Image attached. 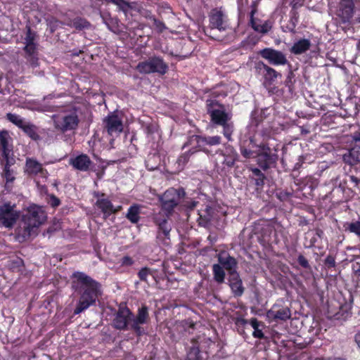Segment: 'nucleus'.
I'll return each mask as SVG.
<instances>
[{
    "label": "nucleus",
    "mask_w": 360,
    "mask_h": 360,
    "mask_svg": "<svg viewBox=\"0 0 360 360\" xmlns=\"http://www.w3.org/2000/svg\"><path fill=\"white\" fill-rule=\"evenodd\" d=\"M24 134L27 135L32 140L38 141L41 140V129L34 124L24 123Z\"/></svg>",
    "instance_id": "obj_29"
},
{
    "label": "nucleus",
    "mask_w": 360,
    "mask_h": 360,
    "mask_svg": "<svg viewBox=\"0 0 360 360\" xmlns=\"http://www.w3.org/2000/svg\"><path fill=\"white\" fill-rule=\"evenodd\" d=\"M276 197L282 202H285L292 197V193L284 190H281L276 193Z\"/></svg>",
    "instance_id": "obj_47"
},
{
    "label": "nucleus",
    "mask_w": 360,
    "mask_h": 360,
    "mask_svg": "<svg viewBox=\"0 0 360 360\" xmlns=\"http://www.w3.org/2000/svg\"><path fill=\"white\" fill-rule=\"evenodd\" d=\"M143 207V205L137 203H134L127 210L126 214V218L134 224H136L139 222L141 213V209Z\"/></svg>",
    "instance_id": "obj_28"
},
{
    "label": "nucleus",
    "mask_w": 360,
    "mask_h": 360,
    "mask_svg": "<svg viewBox=\"0 0 360 360\" xmlns=\"http://www.w3.org/2000/svg\"><path fill=\"white\" fill-rule=\"evenodd\" d=\"M298 264L304 269H310V265L307 259L302 255H300L297 257Z\"/></svg>",
    "instance_id": "obj_54"
},
{
    "label": "nucleus",
    "mask_w": 360,
    "mask_h": 360,
    "mask_svg": "<svg viewBox=\"0 0 360 360\" xmlns=\"http://www.w3.org/2000/svg\"><path fill=\"white\" fill-rule=\"evenodd\" d=\"M137 276L141 281L148 283L147 278L149 276L156 280V270L145 266L139 271Z\"/></svg>",
    "instance_id": "obj_36"
},
{
    "label": "nucleus",
    "mask_w": 360,
    "mask_h": 360,
    "mask_svg": "<svg viewBox=\"0 0 360 360\" xmlns=\"http://www.w3.org/2000/svg\"><path fill=\"white\" fill-rule=\"evenodd\" d=\"M103 129L110 136H117L123 131L122 119L114 112L103 119Z\"/></svg>",
    "instance_id": "obj_13"
},
{
    "label": "nucleus",
    "mask_w": 360,
    "mask_h": 360,
    "mask_svg": "<svg viewBox=\"0 0 360 360\" xmlns=\"http://www.w3.org/2000/svg\"><path fill=\"white\" fill-rule=\"evenodd\" d=\"M60 25H65L64 22L60 21L56 18H53L49 22V26L50 27L51 32H54Z\"/></svg>",
    "instance_id": "obj_50"
},
{
    "label": "nucleus",
    "mask_w": 360,
    "mask_h": 360,
    "mask_svg": "<svg viewBox=\"0 0 360 360\" xmlns=\"http://www.w3.org/2000/svg\"><path fill=\"white\" fill-rule=\"evenodd\" d=\"M252 335L254 338L262 339L264 338V335L262 330L258 328H255L252 333Z\"/></svg>",
    "instance_id": "obj_57"
},
{
    "label": "nucleus",
    "mask_w": 360,
    "mask_h": 360,
    "mask_svg": "<svg viewBox=\"0 0 360 360\" xmlns=\"http://www.w3.org/2000/svg\"><path fill=\"white\" fill-rule=\"evenodd\" d=\"M101 17L103 22L107 26L108 29L115 34L122 32V27L120 20L117 17H113L108 11L101 13Z\"/></svg>",
    "instance_id": "obj_23"
},
{
    "label": "nucleus",
    "mask_w": 360,
    "mask_h": 360,
    "mask_svg": "<svg viewBox=\"0 0 360 360\" xmlns=\"http://www.w3.org/2000/svg\"><path fill=\"white\" fill-rule=\"evenodd\" d=\"M260 234L264 243H272V235L276 236V230L273 226L267 224L262 228Z\"/></svg>",
    "instance_id": "obj_33"
},
{
    "label": "nucleus",
    "mask_w": 360,
    "mask_h": 360,
    "mask_svg": "<svg viewBox=\"0 0 360 360\" xmlns=\"http://www.w3.org/2000/svg\"><path fill=\"white\" fill-rule=\"evenodd\" d=\"M53 123L55 129L64 134L75 131L79 126V119L76 112H70L56 117Z\"/></svg>",
    "instance_id": "obj_9"
},
{
    "label": "nucleus",
    "mask_w": 360,
    "mask_h": 360,
    "mask_svg": "<svg viewBox=\"0 0 360 360\" xmlns=\"http://www.w3.org/2000/svg\"><path fill=\"white\" fill-rule=\"evenodd\" d=\"M220 155H221L224 158L222 164L226 165L229 168L233 167L236 162L239 160L238 153H237L236 149L231 146H228L227 147H226L225 150H221Z\"/></svg>",
    "instance_id": "obj_24"
},
{
    "label": "nucleus",
    "mask_w": 360,
    "mask_h": 360,
    "mask_svg": "<svg viewBox=\"0 0 360 360\" xmlns=\"http://www.w3.org/2000/svg\"><path fill=\"white\" fill-rule=\"evenodd\" d=\"M46 219V212L42 207L37 205L30 206L24 214V240L36 237L39 234V226Z\"/></svg>",
    "instance_id": "obj_5"
},
{
    "label": "nucleus",
    "mask_w": 360,
    "mask_h": 360,
    "mask_svg": "<svg viewBox=\"0 0 360 360\" xmlns=\"http://www.w3.org/2000/svg\"><path fill=\"white\" fill-rule=\"evenodd\" d=\"M205 212L206 214H200V217L198 219L199 225L204 227L208 226L211 223L212 218L211 214V212H212V207L207 206L205 209Z\"/></svg>",
    "instance_id": "obj_40"
},
{
    "label": "nucleus",
    "mask_w": 360,
    "mask_h": 360,
    "mask_svg": "<svg viewBox=\"0 0 360 360\" xmlns=\"http://www.w3.org/2000/svg\"><path fill=\"white\" fill-rule=\"evenodd\" d=\"M248 323V320L243 317H238L236 319L235 323L238 326H245Z\"/></svg>",
    "instance_id": "obj_58"
},
{
    "label": "nucleus",
    "mask_w": 360,
    "mask_h": 360,
    "mask_svg": "<svg viewBox=\"0 0 360 360\" xmlns=\"http://www.w3.org/2000/svg\"><path fill=\"white\" fill-rule=\"evenodd\" d=\"M116 5L118 6L119 9L123 11L125 14H127L131 9L129 3L124 0H121V1L118 2Z\"/></svg>",
    "instance_id": "obj_52"
},
{
    "label": "nucleus",
    "mask_w": 360,
    "mask_h": 360,
    "mask_svg": "<svg viewBox=\"0 0 360 360\" xmlns=\"http://www.w3.org/2000/svg\"><path fill=\"white\" fill-rule=\"evenodd\" d=\"M70 165L78 171L88 172L93 167L94 162L86 154L82 153L70 158Z\"/></svg>",
    "instance_id": "obj_19"
},
{
    "label": "nucleus",
    "mask_w": 360,
    "mask_h": 360,
    "mask_svg": "<svg viewBox=\"0 0 360 360\" xmlns=\"http://www.w3.org/2000/svg\"><path fill=\"white\" fill-rule=\"evenodd\" d=\"M228 281L233 296L235 297H241L244 293L245 287L238 272H231Z\"/></svg>",
    "instance_id": "obj_20"
},
{
    "label": "nucleus",
    "mask_w": 360,
    "mask_h": 360,
    "mask_svg": "<svg viewBox=\"0 0 360 360\" xmlns=\"http://www.w3.org/2000/svg\"><path fill=\"white\" fill-rule=\"evenodd\" d=\"M349 181L354 184V187L358 188L359 184L360 183V179L358 177L354 175H351L349 176Z\"/></svg>",
    "instance_id": "obj_60"
},
{
    "label": "nucleus",
    "mask_w": 360,
    "mask_h": 360,
    "mask_svg": "<svg viewBox=\"0 0 360 360\" xmlns=\"http://www.w3.org/2000/svg\"><path fill=\"white\" fill-rule=\"evenodd\" d=\"M223 127L222 134L224 137L229 141H232V134L234 130V126L232 122H229V121L225 122V124H220Z\"/></svg>",
    "instance_id": "obj_41"
},
{
    "label": "nucleus",
    "mask_w": 360,
    "mask_h": 360,
    "mask_svg": "<svg viewBox=\"0 0 360 360\" xmlns=\"http://www.w3.org/2000/svg\"><path fill=\"white\" fill-rule=\"evenodd\" d=\"M240 152L245 159H255L257 165L264 172L275 168L279 158L278 149L266 141L257 143L254 137L250 138L247 146H240Z\"/></svg>",
    "instance_id": "obj_4"
},
{
    "label": "nucleus",
    "mask_w": 360,
    "mask_h": 360,
    "mask_svg": "<svg viewBox=\"0 0 360 360\" xmlns=\"http://www.w3.org/2000/svg\"><path fill=\"white\" fill-rule=\"evenodd\" d=\"M145 131L147 134H152L154 133L153 125L151 124H147L145 127Z\"/></svg>",
    "instance_id": "obj_62"
},
{
    "label": "nucleus",
    "mask_w": 360,
    "mask_h": 360,
    "mask_svg": "<svg viewBox=\"0 0 360 360\" xmlns=\"http://www.w3.org/2000/svg\"><path fill=\"white\" fill-rule=\"evenodd\" d=\"M255 68L258 74L262 75L263 77V84L265 86H271L274 84L278 77L281 78L282 77L280 72L267 65L263 61L256 63Z\"/></svg>",
    "instance_id": "obj_10"
},
{
    "label": "nucleus",
    "mask_w": 360,
    "mask_h": 360,
    "mask_svg": "<svg viewBox=\"0 0 360 360\" xmlns=\"http://www.w3.org/2000/svg\"><path fill=\"white\" fill-rule=\"evenodd\" d=\"M210 34L214 30L226 31L229 27L228 16L221 10L212 9L209 15Z\"/></svg>",
    "instance_id": "obj_11"
},
{
    "label": "nucleus",
    "mask_w": 360,
    "mask_h": 360,
    "mask_svg": "<svg viewBox=\"0 0 360 360\" xmlns=\"http://www.w3.org/2000/svg\"><path fill=\"white\" fill-rule=\"evenodd\" d=\"M353 140L355 141V144H358L359 143L360 145V130L354 133Z\"/></svg>",
    "instance_id": "obj_61"
},
{
    "label": "nucleus",
    "mask_w": 360,
    "mask_h": 360,
    "mask_svg": "<svg viewBox=\"0 0 360 360\" xmlns=\"http://www.w3.org/2000/svg\"><path fill=\"white\" fill-rule=\"evenodd\" d=\"M6 117L10 122L15 124L19 128H22V120L20 115H17L13 113H8L6 115Z\"/></svg>",
    "instance_id": "obj_46"
},
{
    "label": "nucleus",
    "mask_w": 360,
    "mask_h": 360,
    "mask_svg": "<svg viewBox=\"0 0 360 360\" xmlns=\"http://www.w3.org/2000/svg\"><path fill=\"white\" fill-rule=\"evenodd\" d=\"M259 22H262L260 19H257L252 22H249L250 26L257 32L266 34H267L273 27V21L271 20H265L262 24H259Z\"/></svg>",
    "instance_id": "obj_27"
},
{
    "label": "nucleus",
    "mask_w": 360,
    "mask_h": 360,
    "mask_svg": "<svg viewBox=\"0 0 360 360\" xmlns=\"http://www.w3.org/2000/svg\"><path fill=\"white\" fill-rule=\"evenodd\" d=\"M185 195V190L181 187L169 188L159 195L160 210L155 214L153 218L154 224L158 226L157 237L158 238H169L172 227L168 221Z\"/></svg>",
    "instance_id": "obj_1"
},
{
    "label": "nucleus",
    "mask_w": 360,
    "mask_h": 360,
    "mask_svg": "<svg viewBox=\"0 0 360 360\" xmlns=\"http://www.w3.org/2000/svg\"><path fill=\"white\" fill-rule=\"evenodd\" d=\"M257 2L255 1H252V4H251V11L250 12V14H249V16H250L249 22H252L257 19V18H255V15L257 13Z\"/></svg>",
    "instance_id": "obj_55"
},
{
    "label": "nucleus",
    "mask_w": 360,
    "mask_h": 360,
    "mask_svg": "<svg viewBox=\"0 0 360 360\" xmlns=\"http://www.w3.org/2000/svg\"><path fill=\"white\" fill-rule=\"evenodd\" d=\"M344 160L349 165L360 162V145L355 144L349 151V155H345Z\"/></svg>",
    "instance_id": "obj_30"
},
{
    "label": "nucleus",
    "mask_w": 360,
    "mask_h": 360,
    "mask_svg": "<svg viewBox=\"0 0 360 360\" xmlns=\"http://www.w3.org/2000/svg\"><path fill=\"white\" fill-rule=\"evenodd\" d=\"M149 320L148 306L142 304L138 308L136 315H134L127 303L122 302L114 313L112 326L120 331L132 330L137 336H141L144 330L141 326L147 323Z\"/></svg>",
    "instance_id": "obj_3"
},
{
    "label": "nucleus",
    "mask_w": 360,
    "mask_h": 360,
    "mask_svg": "<svg viewBox=\"0 0 360 360\" xmlns=\"http://www.w3.org/2000/svg\"><path fill=\"white\" fill-rule=\"evenodd\" d=\"M299 22V13L297 11L291 9L290 12V19L287 28L288 31L292 34L296 32V27Z\"/></svg>",
    "instance_id": "obj_35"
},
{
    "label": "nucleus",
    "mask_w": 360,
    "mask_h": 360,
    "mask_svg": "<svg viewBox=\"0 0 360 360\" xmlns=\"http://www.w3.org/2000/svg\"><path fill=\"white\" fill-rule=\"evenodd\" d=\"M64 25L75 28L77 31L89 29L91 26L90 22L86 18L82 17H76L72 20L64 21Z\"/></svg>",
    "instance_id": "obj_26"
},
{
    "label": "nucleus",
    "mask_w": 360,
    "mask_h": 360,
    "mask_svg": "<svg viewBox=\"0 0 360 360\" xmlns=\"http://www.w3.org/2000/svg\"><path fill=\"white\" fill-rule=\"evenodd\" d=\"M191 147L190 149H194L195 153L198 151H202L206 154L209 153V150L207 147H204V139L202 136L192 135L188 137L187 141L184 143L182 148Z\"/></svg>",
    "instance_id": "obj_21"
},
{
    "label": "nucleus",
    "mask_w": 360,
    "mask_h": 360,
    "mask_svg": "<svg viewBox=\"0 0 360 360\" xmlns=\"http://www.w3.org/2000/svg\"><path fill=\"white\" fill-rule=\"evenodd\" d=\"M122 210V205H117V206H114L113 205V207L111 210V214H117L119 212H120Z\"/></svg>",
    "instance_id": "obj_63"
},
{
    "label": "nucleus",
    "mask_w": 360,
    "mask_h": 360,
    "mask_svg": "<svg viewBox=\"0 0 360 360\" xmlns=\"http://www.w3.org/2000/svg\"><path fill=\"white\" fill-rule=\"evenodd\" d=\"M345 230L353 233L360 238V221L357 220L344 225Z\"/></svg>",
    "instance_id": "obj_43"
},
{
    "label": "nucleus",
    "mask_w": 360,
    "mask_h": 360,
    "mask_svg": "<svg viewBox=\"0 0 360 360\" xmlns=\"http://www.w3.org/2000/svg\"><path fill=\"white\" fill-rule=\"evenodd\" d=\"M219 264L221 265L223 269L228 271L229 275L231 272H238L236 271L238 266V262L236 259L231 256L226 252H223L218 255Z\"/></svg>",
    "instance_id": "obj_22"
},
{
    "label": "nucleus",
    "mask_w": 360,
    "mask_h": 360,
    "mask_svg": "<svg viewBox=\"0 0 360 360\" xmlns=\"http://www.w3.org/2000/svg\"><path fill=\"white\" fill-rule=\"evenodd\" d=\"M259 55L273 65H284L289 64L285 55L281 51L273 48H264L259 51Z\"/></svg>",
    "instance_id": "obj_12"
},
{
    "label": "nucleus",
    "mask_w": 360,
    "mask_h": 360,
    "mask_svg": "<svg viewBox=\"0 0 360 360\" xmlns=\"http://www.w3.org/2000/svg\"><path fill=\"white\" fill-rule=\"evenodd\" d=\"M354 340H355V342L356 343V345H358V347L360 348V332H358L357 333H356V335L354 336Z\"/></svg>",
    "instance_id": "obj_64"
},
{
    "label": "nucleus",
    "mask_w": 360,
    "mask_h": 360,
    "mask_svg": "<svg viewBox=\"0 0 360 360\" xmlns=\"http://www.w3.org/2000/svg\"><path fill=\"white\" fill-rule=\"evenodd\" d=\"M149 19L153 21V25L158 33H162L165 30H166L167 27L165 24L162 21L156 18L154 15L150 16Z\"/></svg>",
    "instance_id": "obj_45"
},
{
    "label": "nucleus",
    "mask_w": 360,
    "mask_h": 360,
    "mask_svg": "<svg viewBox=\"0 0 360 360\" xmlns=\"http://www.w3.org/2000/svg\"><path fill=\"white\" fill-rule=\"evenodd\" d=\"M204 139V147H206L207 146H218L221 144V137L220 136H203Z\"/></svg>",
    "instance_id": "obj_44"
},
{
    "label": "nucleus",
    "mask_w": 360,
    "mask_h": 360,
    "mask_svg": "<svg viewBox=\"0 0 360 360\" xmlns=\"http://www.w3.org/2000/svg\"><path fill=\"white\" fill-rule=\"evenodd\" d=\"M249 171H250L252 174L253 179H255V185L257 186V189L262 188L264 185V181L266 179L265 174L262 172L263 171L259 167H248Z\"/></svg>",
    "instance_id": "obj_31"
},
{
    "label": "nucleus",
    "mask_w": 360,
    "mask_h": 360,
    "mask_svg": "<svg viewBox=\"0 0 360 360\" xmlns=\"http://www.w3.org/2000/svg\"><path fill=\"white\" fill-rule=\"evenodd\" d=\"M134 264V260L130 256H124L120 259V264L122 266H131Z\"/></svg>",
    "instance_id": "obj_53"
},
{
    "label": "nucleus",
    "mask_w": 360,
    "mask_h": 360,
    "mask_svg": "<svg viewBox=\"0 0 360 360\" xmlns=\"http://www.w3.org/2000/svg\"><path fill=\"white\" fill-rule=\"evenodd\" d=\"M266 317L269 322L286 321L291 317V311L287 306L275 303L267 311Z\"/></svg>",
    "instance_id": "obj_14"
},
{
    "label": "nucleus",
    "mask_w": 360,
    "mask_h": 360,
    "mask_svg": "<svg viewBox=\"0 0 360 360\" xmlns=\"http://www.w3.org/2000/svg\"><path fill=\"white\" fill-rule=\"evenodd\" d=\"M354 8V0H340L337 15L342 23L348 22L352 18Z\"/></svg>",
    "instance_id": "obj_16"
},
{
    "label": "nucleus",
    "mask_w": 360,
    "mask_h": 360,
    "mask_svg": "<svg viewBox=\"0 0 360 360\" xmlns=\"http://www.w3.org/2000/svg\"><path fill=\"white\" fill-rule=\"evenodd\" d=\"M11 164L8 165L7 161H6V165L4 170V176L6 179V186L7 188L9 187L8 184L12 182L14 180V177L12 176V174L11 172V170L9 169V166Z\"/></svg>",
    "instance_id": "obj_48"
},
{
    "label": "nucleus",
    "mask_w": 360,
    "mask_h": 360,
    "mask_svg": "<svg viewBox=\"0 0 360 360\" xmlns=\"http://www.w3.org/2000/svg\"><path fill=\"white\" fill-rule=\"evenodd\" d=\"M324 264L328 269L335 267L336 262L335 257L331 255H328L324 260Z\"/></svg>",
    "instance_id": "obj_51"
},
{
    "label": "nucleus",
    "mask_w": 360,
    "mask_h": 360,
    "mask_svg": "<svg viewBox=\"0 0 360 360\" xmlns=\"http://www.w3.org/2000/svg\"><path fill=\"white\" fill-rule=\"evenodd\" d=\"M70 278L72 288L80 295L74 309L77 315L96 304L102 294L101 284L82 271H75Z\"/></svg>",
    "instance_id": "obj_2"
},
{
    "label": "nucleus",
    "mask_w": 360,
    "mask_h": 360,
    "mask_svg": "<svg viewBox=\"0 0 360 360\" xmlns=\"http://www.w3.org/2000/svg\"><path fill=\"white\" fill-rule=\"evenodd\" d=\"M145 165L149 171L157 169L160 165V156L156 154L148 155L145 161Z\"/></svg>",
    "instance_id": "obj_34"
},
{
    "label": "nucleus",
    "mask_w": 360,
    "mask_h": 360,
    "mask_svg": "<svg viewBox=\"0 0 360 360\" xmlns=\"http://www.w3.org/2000/svg\"><path fill=\"white\" fill-rule=\"evenodd\" d=\"M94 196L96 198V207L103 213V218L106 219L111 215L113 204L108 195L103 192H95Z\"/></svg>",
    "instance_id": "obj_15"
},
{
    "label": "nucleus",
    "mask_w": 360,
    "mask_h": 360,
    "mask_svg": "<svg viewBox=\"0 0 360 360\" xmlns=\"http://www.w3.org/2000/svg\"><path fill=\"white\" fill-rule=\"evenodd\" d=\"M206 110L211 122L216 125L225 124V122L229 121L231 118V115L226 112L224 105L216 99H207Z\"/></svg>",
    "instance_id": "obj_8"
},
{
    "label": "nucleus",
    "mask_w": 360,
    "mask_h": 360,
    "mask_svg": "<svg viewBox=\"0 0 360 360\" xmlns=\"http://www.w3.org/2000/svg\"><path fill=\"white\" fill-rule=\"evenodd\" d=\"M136 69L141 74L158 73L164 75L168 71L169 67L162 57L153 56L139 62Z\"/></svg>",
    "instance_id": "obj_7"
},
{
    "label": "nucleus",
    "mask_w": 360,
    "mask_h": 360,
    "mask_svg": "<svg viewBox=\"0 0 360 360\" xmlns=\"http://www.w3.org/2000/svg\"><path fill=\"white\" fill-rule=\"evenodd\" d=\"M195 153V150L194 149H189L188 151L181 153L176 160L178 167L183 169L190 160L191 157Z\"/></svg>",
    "instance_id": "obj_37"
},
{
    "label": "nucleus",
    "mask_w": 360,
    "mask_h": 360,
    "mask_svg": "<svg viewBox=\"0 0 360 360\" xmlns=\"http://www.w3.org/2000/svg\"><path fill=\"white\" fill-rule=\"evenodd\" d=\"M250 324L254 328H258L261 325V322H259L256 318H252L250 321Z\"/></svg>",
    "instance_id": "obj_59"
},
{
    "label": "nucleus",
    "mask_w": 360,
    "mask_h": 360,
    "mask_svg": "<svg viewBox=\"0 0 360 360\" xmlns=\"http://www.w3.org/2000/svg\"><path fill=\"white\" fill-rule=\"evenodd\" d=\"M42 165L34 159L27 158L26 172L29 174L36 175L42 171Z\"/></svg>",
    "instance_id": "obj_32"
},
{
    "label": "nucleus",
    "mask_w": 360,
    "mask_h": 360,
    "mask_svg": "<svg viewBox=\"0 0 360 360\" xmlns=\"http://www.w3.org/2000/svg\"><path fill=\"white\" fill-rule=\"evenodd\" d=\"M26 37L25 38V46H24V57L27 59V63L31 67L35 68L39 65L38 57V35L36 32L32 31L30 27H27Z\"/></svg>",
    "instance_id": "obj_6"
},
{
    "label": "nucleus",
    "mask_w": 360,
    "mask_h": 360,
    "mask_svg": "<svg viewBox=\"0 0 360 360\" xmlns=\"http://www.w3.org/2000/svg\"><path fill=\"white\" fill-rule=\"evenodd\" d=\"M314 231V233H313L311 231H308L306 233L307 236L311 235V236L309 239V245L307 246V248H314L315 244L317 242L318 238L321 239L324 236L323 231L319 227L316 228Z\"/></svg>",
    "instance_id": "obj_38"
},
{
    "label": "nucleus",
    "mask_w": 360,
    "mask_h": 360,
    "mask_svg": "<svg viewBox=\"0 0 360 360\" xmlns=\"http://www.w3.org/2000/svg\"><path fill=\"white\" fill-rule=\"evenodd\" d=\"M294 77L295 75L293 72L291 70H290L285 81V85L289 89L290 91H292L294 88Z\"/></svg>",
    "instance_id": "obj_49"
},
{
    "label": "nucleus",
    "mask_w": 360,
    "mask_h": 360,
    "mask_svg": "<svg viewBox=\"0 0 360 360\" xmlns=\"http://www.w3.org/2000/svg\"><path fill=\"white\" fill-rule=\"evenodd\" d=\"M50 200H49V204L52 207H57L60 205V199L56 197L54 194H51L49 195Z\"/></svg>",
    "instance_id": "obj_56"
},
{
    "label": "nucleus",
    "mask_w": 360,
    "mask_h": 360,
    "mask_svg": "<svg viewBox=\"0 0 360 360\" xmlns=\"http://www.w3.org/2000/svg\"><path fill=\"white\" fill-rule=\"evenodd\" d=\"M9 139L11 137L6 131H0V150L2 152L3 160L7 161V164H13V158H12V148L9 146Z\"/></svg>",
    "instance_id": "obj_18"
},
{
    "label": "nucleus",
    "mask_w": 360,
    "mask_h": 360,
    "mask_svg": "<svg viewBox=\"0 0 360 360\" xmlns=\"http://www.w3.org/2000/svg\"><path fill=\"white\" fill-rule=\"evenodd\" d=\"M212 271L214 281L218 283H223L225 279V271L223 267L219 264L212 266Z\"/></svg>",
    "instance_id": "obj_39"
},
{
    "label": "nucleus",
    "mask_w": 360,
    "mask_h": 360,
    "mask_svg": "<svg viewBox=\"0 0 360 360\" xmlns=\"http://www.w3.org/2000/svg\"><path fill=\"white\" fill-rule=\"evenodd\" d=\"M18 214L9 205H0V226L11 228L18 219Z\"/></svg>",
    "instance_id": "obj_17"
},
{
    "label": "nucleus",
    "mask_w": 360,
    "mask_h": 360,
    "mask_svg": "<svg viewBox=\"0 0 360 360\" xmlns=\"http://www.w3.org/2000/svg\"><path fill=\"white\" fill-rule=\"evenodd\" d=\"M311 46L309 39L301 38L295 41L290 49V52L294 55H302L310 49Z\"/></svg>",
    "instance_id": "obj_25"
},
{
    "label": "nucleus",
    "mask_w": 360,
    "mask_h": 360,
    "mask_svg": "<svg viewBox=\"0 0 360 360\" xmlns=\"http://www.w3.org/2000/svg\"><path fill=\"white\" fill-rule=\"evenodd\" d=\"M196 322L193 321L191 319L182 320L180 322V326L184 329L186 333L188 334L193 333L195 329Z\"/></svg>",
    "instance_id": "obj_42"
}]
</instances>
